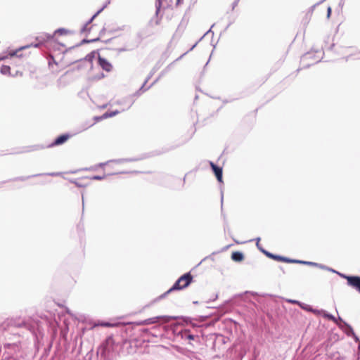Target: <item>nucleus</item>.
Listing matches in <instances>:
<instances>
[{
    "label": "nucleus",
    "instance_id": "8",
    "mask_svg": "<svg viewBox=\"0 0 360 360\" xmlns=\"http://www.w3.org/2000/svg\"><path fill=\"white\" fill-rule=\"evenodd\" d=\"M70 137H71V135H70L68 134H62V135L59 136L58 137H57L55 139V141L49 145V147H54V146L62 145L64 143H65Z\"/></svg>",
    "mask_w": 360,
    "mask_h": 360
},
{
    "label": "nucleus",
    "instance_id": "2",
    "mask_svg": "<svg viewBox=\"0 0 360 360\" xmlns=\"http://www.w3.org/2000/svg\"><path fill=\"white\" fill-rule=\"evenodd\" d=\"M193 281V276L191 273H186L182 275L173 285V286L169 289L167 292L161 295L159 298H164L167 295L174 290H180L188 287Z\"/></svg>",
    "mask_w": 360,
    "mask_h": 360
},
{
    "label": "nucleus",
    "instance_id": "6",
    "mask_svg": "<svg viewBox=\"0 0 360 360\" xmlns=\"http://www.w3.org/2000/svg\"><path fill=\"white\" fill-rule=\"evenodd\" d=\"M98 63L101 68L106 72H110L113 68L112 65L106 58L101 56H98Z\"/></svg>",
    "mask_w": 360,
    "mask_h": 360
},
{
    "label": "nucleus",
    "instance_id": "5",
    "mask_svg": "<svg viewBox=\"0 0 360 360\" xmlns=\"http://www.w3.org/2000/svg\"><path fill=\"white\" fill-rule=\"evenodd\" d=\"M274 259L276 261L283 262H286V263H296V264H312V262H304V261H301V260H297V259H289V258H287L285 257H282L280 255H275Z\"/></svg>",
    "mask_w": 360,
    "mask_h": 360
},
{
    "label": "nucleus",
    "instance_id": "12",
    "mask_svg": "<svg viewBox=\"0 0 360 360\" xmlns=\"http://www.w3.org/2000/svg\"><path fill=\"white\" fill-rule=\"evenodd\" d=\"M231 259L235 262H241L244 259L243 255L240 252H233L231 254Z\"/></svg>",
    "mask_w": 360,
    "mask_h": 360
},
{
    "label": "nucleus",
    "instance_id": "9",
    "mask_svg": "<svg viewBox=\"0 0 360 360\" xmlns=\"http://www.w3.org/2000/svg\"><path fill=\"white\" fill-rule=\"evenodd\" d=\"M210 167H212L217 180L219 182H222V169L216 165H214L212 162H210Z\"/></svg>",
    "mask_w": 360,
    "mask_h": 360
},
{
    "label": "nucleus",
    "instance_id": "4",
    "mask_svg": "<svg viewBox=\"0 0 360 360\" xmlns=\"http://www.w3.org/2000/svg\"><path fill=\"white\" fill-rule=\"evenodd\" d=\"M343 277L347 281V284L349 286L360 292V277L354 276H343Z\"/></svg>",
    "mask_w": 360,
    "mask_h": 360
},
{
    "label": "nucleus",
    "instance_id": "7",
    "mask_svg": "<svg viewBox=\"0 0 360 360\" xmlns=\"http://www.w3.org/2000/svg\"><path fill=\"white\" fill-rule=\"evenodd\" d=\"M93 54L87 55L84 60L77 59L76 61L79 60L82 66L85 67L87 70H91L93 67Z\"/></svg>",
    "mask_w": 360,
    "mask_h": 360
},
{
    "label": "nucleus",
    "instance_id": "19",
    "mask_svg": "<svg viewBox=\"0 0 360 360\" xmlns=\"http://www.w3.org/2000/svg\"><path fill=\"white\" fill-rule=\"evenodd\" d=\"M330 13H331V8H330V7H328V18L330 17Z\"/></svg>",
    "mask_w": 360,
    "mask_h": 360
},
{
    "label": "nucleus",
    "instance_id": "14",
    "mask_svg": "<svg viewBox=\"0 0 360 360\" xmlns=\"http://www.w3.org/2000/svg\"><path fill=\"white\" fill-rule=\"evenodd\" d=\"M1 72L2 73H6V72H8L10 71V67L9 66H6V65H4L2 66L1 68Z\"/></svg>",
    "mask_w": 360,
    "mask_h": 360
},
{
    "label": "nucleus",
    "instance_id": "10",
    "mask_svg": "<svg viewBox=\"0 0 360 360\" xmlns=\"http://www.w3.org/2000/svg\"><path fill=\"white\" fill-rule=\"evenodd\" d=\"M54 38V35H51L46 33L41 34L39 37H37V39L40 41V43H44L46 41H51Z\"/></svg>",
    "mask_w": 360,
    "mask_h": 360
},
{
    "label": "nucleus",
    "instance_id": "11",
    "mask_svg": "<svg viewBox=\"0 0 360 360\" xmlns=\"http://www.w3.org/2000/svg\"><path fill=\"white\" fill-rule=\"evenodd\" d=\"M120 112L117 110L115 111H110V112H105L102 116L96 117V121L102 120L103 119H106L108 117H112L117 114H119Z\"/></svg>",
    "mask_w": 360,
    "mask_h": 360
},
{
    "label": "nucleus",
    "instance_id": "20",
    "mask_svg": "<svg viewBox=\"0 0 360 360\" xmlns=\"http://www.w3.org/2000/svg\"><path fill=\"white\" fill-rule=\"evenodd\" d=\"M74 52H75V50H73V51H68V52H67V53H66V55H67V56H68V55H71V54H72Z\"/></svg>",
    "mask_w": 360,
    "mask_h": 360
},
{
    "label": "nucleus",
    "instance_id": "21",
    "mask_svg": "<svg viewBox=\"0 0 360 360\" xmlns=\"http://www.w3.org/2000/svg\"><path fill=\"white\" fill-rule=\"evenodd\" d=\"M94 179H98V180H100L102 178L101 176H95L93 177Z\"/></svg>",
    "mask_w": 360,
    "mask_h": 360
},
{
    "label": "nucleus",
    "instance_id": "15",
    "mask_svg": "<svg viewBox=\"0 0 360 360\" xmlns=\"http://www.w3.org/2000/svg\"><path fill=\"white\" fill-rule=\"evenodd\" d=\"M264 253H265V255H266L268 257H269V258H271V259H274L275 255H273V254H271V253H270V252H264Z\"/></svg>",
    "mask_w": 360,
    "mask_h": 360
},
{
    "label": "nucleus",
    "instance_id": "18",
    "mask_svg": "<svg viewBox=\"0 0 360 360\" xmlns=\"http://www.w3.org/2000/svg\"><path fill=\"white\" fill-rule=\"evenodd\" d=\"M187 338H188V340H194V335H188L187 336Z\"/></svg>",
    "mask_w": 360,
    "mask_h": 360
},
{
    "label": "nucleus",
    "instance_id": "13",
    "mask_svg": "<svg viewBox=\"0 0 360 360\" xmlns=\"http://www.w3.org/2000/svg\"><path fill=\"white\" fill-rule=\"evenodd\" d=\"M66 33H67V31L65 30H64V29H58L56 31H55L53 35H56V34H66Z\"/></svg>",
    "mask_w": 360,
    "mask_h": 360
},
{
    "label": "nucleus",
    "instance_id": "1",
    "mask_svg": "<svg viewBox=\"0 0 360 360\" xmlns=\"http://www.w3.org/2000/svg\"><path fill=\"white\" fill-rule=\"evenodd\" d=\"M96 15H94L91 19L85 24L83 28L81 30V32L83 34L87 35L89 37V41H96L99 39L101 34L103 32L104 28L102 25H98L94 23V19L96 18Z\"/></svg>",
    "mask_w": 360,
    "mask_h": 360
},
{
    "label": "nucleus",
    "instance_id": "17",
    "mask_svg": "<svg viewBox=\"0 0 360 360\" xmlns=\"http://www.w3.org/2000/svg\"><path fill=\"white\" fill-rule=\"evenodd\" d=\"M101 325L103 326H107V327L112 326V324H110L109 323H101Z\"/></svg>",
    "mask_w": 360,
    "mask_h": 360
},
{
    "label": "nucleus",
    "instance_id": "3",
    "mask_svg": "<svg viewBox=\"0 0 360 360\" xmlns=\"http://www.w3.org/2000/svg\"><path fill=\"white\" fill-rule=\"evenodd\" d=\"M170 320V318L167 316H155L148 319L138 323L139 326L150 325L158 323L160 321H162L164 323H167Z\"/></svg>",
    "mask_w": 360,
    "mask_h": 360
},
{
    "label": "nucleus",
    "instance_id": "16",
    "mask_svg": "<svg viewBox=\"0 0 360 360\" xmlns=\"http://www.w3.org/2000/svg\"><path fill=\"white\" fill-rule=\"evenodd\" d=\"M326 317H327L328 319H330V320H332V321H335V317H334L333 316H332V315L328 314V315H326Z\"/></svg>",
    "mask_w": 360,
    "mask_h": 360
}]
</instances>
